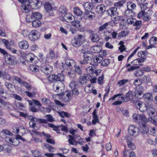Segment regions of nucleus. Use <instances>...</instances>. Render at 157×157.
<instances>
[{"instance_id":"nucleus-59","label":"nucleus","mask_w":157,"mask_h":157,"mask_svg":"<svg viewBox=\"0 0 157 157\" xmlns=\"http://www.w3.org/2000/svg\"><path fill=\"white\" fill-rule=\"evenodd\" d=\"M86 72L88 74L94 73V69L92 66L87 67L86 69Z\"/></svg>"},{"instance_id":"nucleus-64","label":"nucleus","mask_w":157,"mask_h":157,"mask_svg":"<svg viewBox=\"0 0 157 157\" xmlns=\"http://www.w3.org/2000/svg\"><path fill=\"white\" fill-rule=\"evenodd\" d=\"M68 75L72 78H74L75 76V71L72 69L71 70L68 72Z\"/></svg>"},{"instance_id":"nucleus-44","label":"nucleus","mask_w":157,"mask_h":157,"mask_svg":"<svg viewBox=\"0 0 157 157\" xmlns=\"http://www.w3.org/2000/svg\"><path fill=\"white\" fill-rule=\"evenodd\" d=\"M21 84L24 87L26 88L27 90H31L32 88V86L28 82L25 81H23L22 82Z\"/></svg>"},{"instance_id":"nucleus-38","label":"nucleus","mask_w":157,"mask_h":157,"mask_svg":"<svg viewBox=\"0 0 157 157\" xmlns=\"http://www.w3.org/2000/svg\"><path fill=\"white\" fill-rule=\"evenodd\" d=\"M64 18L65 19V21L68 22H70L71 20H72V15L71 14L69 13H65L64 14Z\"/></svg>"},{"instance_id":"nucleus-24","label":"nucleus","mask_w":157,"mask_h":157,"mask_svg":"<svg viewBox=\"0 0 157 157\" xmlns=\"http://www.w3.org/2000/svg\"><path fill=\"white\" fill-rule=\"evenodd\" d=\"M0 78L3 79H6L8 80H10L11 78L10 75L7 73L2 71L0 70Z\"/></svg>"},{"instance_id":"nucleus-27","label":"nucleus","mask_w":157,"mask_h":157,"mask_svg":"<svg viewBox=\"0 0 157 157\" xmlns=\"http://www.w3.org/2000/svg\"><path fill=\"white\" fill-rule=\"evenodd\" d=\"M41 101L45 106H48L49 107H51V105L53 104L49 99L46 98H43L41 99Z\"/></svg>"},{"instance_id":"nucleus-53","label":"nucleus","mask_w":157,"mask_h":157,"mask_svg":"<svg viewBox=\"0 0 157 157\" xmlns=\"http://www.w3.org/2000/svg\"><path fill=\"white\" fill-rule=\"evenodd\" d=\"M75 70V72L78 74L80 75L82 73V71L81 67L78 66L77 65L74 66Z\"/></svg>"},{"instance_id":"nucleus-15","label":"nucleus","mask_w":157,"mask_h":157,"mask_svg":"<svg viewBox=\"0 0 157 157\" xmlns=\"http://www.w3.org/2000/svg\"><path fill=\"white\" fill-rule=\"evenodd\" d=\"M91 77V75H86L81 77L79 78V82L82 85H84L87 82V81Z\"/></svg>"},{"instance_id":"nucleus-12","label":"nucleus","mask_w":157,"mask_h":157,"mask_svg":"<svg viewBox=\"0 0 157 157\" xmlns=\"http://www.w3.org/2000/svg\"><path fill=\"white\" fill-rule=\"evenodd\" d=\"M62 86H63L57 82H55L53 86V89L56 93H61L62 91Z\"/></svg>"},{"instance_id":"nucleus-36","label":"nucleus","mask_w":157,"mask_h":157,"mask_svg":"<svg viewBox=\"0 0 157 157\" xmlns=\"http://www.w3.org/2000/svg\"><path fill=\"white\" fill-rule=\"evenodd\" d=\"M78 82L77 81L72 80L69 84V87L71 89H74L78 88Z\"/></svg>"},{"instance_id":"nucleus-50","label":"nucleus","mask_w":157,"mask_h":157,"mask_svg":"<svg viewBox=\"0 0 157 157\" xmlns=\"http://www.w3.org/2000/svg\"><path fill=\"white\" fill-rule=\"evenodd\" d=\"M144 72L142 70H138L134 73V75L136 77L141 76L144 74Z\"/></svg>"},{"instance_id":"nucleus-6","label":"nucleus","mask_w":157,"mask_h":157,"mask_svg":"<svg viewBox=\"0 0 157 157\" xmlns=\"http://www.w3.org/2000/svg\"><path fill=\"white\" fill-rule=\"evenodd\" d=\"M70 93H68L67 91L65 93L61 92L59 94H58L57 95L60 96L59 99L64 102H67L70 100Z\"/></svg>"},{"instance_id":"nucleus-62","label":"nucleus","mask_w":157,"mask_h":157,"mask_svg":"<svg viewBox=\"0 0 157 157\" xmlns=\"http://www.w3.org/2000/svg\"><path fill=\"white\" fill-rule=\"evenodd\" d=\"M110 61L109 59H105L102 62L101 65L102 66L106 67L109 64Z\"/></svg>"},{"instance_id":"nucleus-3","label":"nucleus","mask_w":157,"mask_h":157,"mask_svg":"<svg viewBox=\"0 0 157 157\" xmlns=\"http://www.w3.org/2000/svg\"><path fill=\"white\" fill-rule=\"evenodd\" d=\"M40 71L46 75L50 74L53 71L52 67L50 65L42 63L40 66Z\"/></svg>"},{"instance_id":"nucleus-58","label":"nucleus","mask_w":157,"mask_h":157,"mask_svg":"<svg viewBox=\"0 0 157 157\" xmlns=\"http://www.w3.org/2000/svg\"><path fill=\"white\" fill-rule=\"evenodd\" d=\"M35 57V55L32 54V53H30L27 56V60L28 61L30 62H32L33 60L34 57Z\"/></svg>"},{"instance_id":"nucleus-45","label":"nucleus","mask_w":157,"mask_h":157,"mask_svg":"<svg viewBox=\"0 0 157 157\" xmlns=\"http://www.w3.org/2000/svg\"><path fill=\"white\" fill-rule=\"evenodd\" d=\"M126 142L129 148H130L133 150H134L136 146L129 139L128 140V139H127Z\"/></svg>"},{"instance_id":"nucleus-29","label":"nucleus","mask_w":157,"mask_h":157,"mask_svg":"<svg viewBox=\"0 0 157 157\" xmlns=\"http://www.w3.org/2000/svg\"><path fill=\"white\" fill-rule=\"evenodd\" d=\"M133 25L136 26L135 29H139L142 26V21L140 20H137L136 19H135Z\"/></svg>"},{"instance_id":"nucleus-57","label":"nucleus","mask_w":157,"mask_h":157,"mask_svg":"<svg viewBox=\"0 0 157 157\" xmlns=\"http://www.w3.org/2000/svg\"><path fill=\"white\" fill-rule=\"evenodd\" d=\"M110 22H106L102 25V26H100L98 30L99 31L101 32L105 29L107 26L108 25H110Z\"/></svg>"},{"instance_id":"nucleus-49","label":"nucleus","mask_w":157,"mask_h":157,"mask_svg":"<svg viewBox=\"0 0 157 157\" xmlns=\"http://www.w3.org/2000/svg\"><path fill=\"white\" fill-rule=\"evenodd\" d=\"M140 117H141V114H134L132 116L133 119L135 120V121L136 122L139 124L140 123Z\"/></svg>"},{"instance_id":"nucleus-31","label":"nucleus","mask_w":157,"mask_h":157,"mask_svg":"<svg viewBox=\"0 0 157 157\" xmlns=\"http://www.w3.org/2000/svg\"><path fill=\"white\" fill-rule=\"evenodd\" d=\"M30 21L32 22V25L34 27H37L40 25L41 22L38 19H31Z\"/></svg>"},{"instance_id":"nucleus-43","label":"nucleus","mask_w":157,"mask_h":157,"mask_svg":"<svg viewBox=\"0 0 157 157\" xmlns=\"http://www.w3.org/2000/svg\"><path fill=\"white\" fill-rule=\"evenodd\" d=\"M31 151L34 157H41V153L38 151L37 150H31Z\"/></svg>"},{"instance_id":"nucleus-52","label":"nucleus","mask_w":157,"mask_h":157,"mask_svg":"<svg viewBox=\"0 0 157 157\" xmlns=\"http://www.w3.org/2000/svg\"><path fill=\"white\" fill-rule=\"evenodd\" d=\"M57 113L62 117H70V115L67 112H65L63 111H61L57 112Z\"/></svg>"},{"instance_id":"nucleus-16","label":"nucleus","mask_w":157,"mask_h":157,"mask_svg":"<svg viewBox=\"0 0 157 157\" xmlns=\"http://www.w3.org/2000/svg\"><path fill=\"white\" fill-rule=\"evenodd\" d=\"M96 10L97 13L99 14H101L105 11L106 7L104 5L101 4L98 5L96 7Z\"/></svg>"},{"instance_id":"nucleus-26","label":"nucleus","mask_w":157,"mask_h":157,"mask_svg":"<svg viewBox=\"0 0 157 157\" xmlns=\"http://www.w3.org/2000/svg\"><path fill=\"white\" fill-rule=\"evenodd\" d=\"M127 9L130 10L132 11L136 9V4L131 2H128L127 3Z\"/></svg>"},{"instance_id":"nucleus-55","label":"nucleus","mask_w":157,"mask_h":157,"mask_svg":"<svg viewBox=\"0 0 157 157\" xmlns=\"http://www.w3.org/2000/svg\"><path fill=\"white\" fill-rule=\"evenodd\" d=\"M5 86L10 91H12L13 86L11 83L9 82H6L5 83Z\"/></svg>"},{"instance_id":"nucleus-63","label":"nucleus","mask_w":157,"mask_h":157,"mask_svg":"<svg viewBox=\"0 0 157 157\" xmlns=\"http://www.w3.org/2000/svg\"><path fill=\"white\" fill-rule=\"evenodd\" d=\"M12 142L11 144L14 146H17L20 144L19 140L17 139L16 138H13Z\"/></svg>"},{"instance_id":"nucleus-8","label":"nucleus","mask_w":157,"mask_h":157,"mask_svg":"<svg viewBox=\"0 0 157 157\" xmlns=\"http://www.w3.org/2000/svg\"><path fill=\"white\" fill-rule=\"evenodd\" d=\"M40 36L39 33L36 30L32 31L29 35V38L31 40L35 41L38 39Z\"/></svg>"},{"instance_id":"nucleus-7","label":"nucleus","mask_w":157,"mask_h":157,"mask_svg":"<svg viewBox=\"0 0 157 157\" xmlns=\"http://www.w3.org/2000/svg\"><path fill=\"white\" fill-rule=\"evenodd\" d=\"M128 131L130 135L134 136H136L139 132L138 128L134 125H130L128 128Z\"/></svg>"},{"instance_id":"nucleus-2","label":"nucleus","mask_w":157,"mask_h":157,"mask_svg":"<svg viewBox=\"0 0 157 157\" xmlns=\"http://www.w3.org/2000/svg\"><path fill=\"white\" fill-rule=\"evenodd\" d=\"M48 78L56 81L58 82L62 86L64 85L63 82L64 80L65 75L62 73H58L56 75H49Z\"/></svg>"},{"instance_id":"nucleus-22","label":"nucleus","mask_w":157,"mask_h":157,"mask_svg":"<svg viewBox=\"0 0 157 157\" xmlns=\"http://www.w3.org/2000/svg\"><path fill=\"white\" fill-rule=\"evenodd\" d=\"M42 17L41 13L39 12H33L31 16V19H40Z\"/></svg>"},{"instance_id":"nucleus-33","label":"nucleus","mask_w":157,"mask_h":157,"mask_svg":"<svg viewBox=\"0 0 157 157\" xmlns=\"http://www.w3.org/2000/svg\"><path fill=\"white\" fill-rule=\"evenodd\" d=\"M48 125L50 127L53 128L54 131H56L57 133H60V130L59 128V126H56L52 124L48 123Z\"/></svg>"},{"instance_id":"nucleus-48","label":"nucleus","mask_w":157,"mask_h":157,"mask_svg":"<svg viewBox=\"0 0 157 157\" xmlns=\"http://www.w3.org/2000/svg\"><path fill=\"white\" fill-rule=\"evenodd\" d=\"M13 42L10 41V42L8 40H4V43L7 48H8L9 47H11L12 45L13 44Z\"/></svg>"},{"instance_id":"nucleus-23","label":"nucleus","mask_w":157,"mask_h":157,"mask_svg":"<svg viewBox=\"0 0 157 157\" xmlns=\"http://www.w3.org/2000/svg\"><path fill=\"white\" fill-rule=\"evenodd\" d=\"M102 48L100 45H96L94 46L91 48L90 49L92 52L94 53H97L99 52L101 49Z\"/></svg>"},{"instance_id":"nucleus-39","label":"nucleus","mask_w":157,"mask_h":157,"mask_svg":"<svg viewBox=\"0 0 157 157\" xmlns=\"http://www.w3.org/2000/svg\"><path fill=\"white\" fill-rule=\"evenodd\" d=\"M93 4L91 3L87 2L83 5V6L85 9L86 11L92 9Z\"/></svg>"},{"instance_id":"nucleus-13","label":"nucleus","mask_w":157,"mask_h":157,"mask_svg":"<svg viewBox=\"0 0 157 157\" xmlns=\"http://www.w3.org/2000/svg\"><path fill=\"white\" fill-rule=\"evenodd\" d=\"M123 157H126V156L128 157H136L135 153L133 151L131 150H127L125 149L123 151Z\"/></svg>"},{"instance_id":"nucleus-34","label":"nucleus","mask_w":157,"mask_h":157,"mask_svg":"<svg viewBox=\"0 0 157 157\" xmlns=\"http://www.w3.org/2000/svg\"><path fill=\"white\" fill-rule=\"evenodd\" d=\"M67 91L69 93H70V96L71 97V96L73 95L77 96L79 94V92L78 91V88L71 89V90H68Z\"/></svg>"},{"instance_id":"nucleus-20","label":"nucleus","mask_w":157,"mask_h":157,"mask_svg":"<svg viewBox=\"0 0 157 157\" xmlns=\"http://www.w3.org/2000/svg\"><path fill=\"white\" fill-rule=\"evenodd\" d=\"M83 59L79 61V63L82 65L86 64L88 63V61L90 59L91 57L87 54L84 55L83 56Z\"/></svg>"},{"instance_id":"nucleus-28","label":"nucleus","mask_w":157,"mask_h":157,"mask_svg":"<svg viewBox=\"0 0 157 157\" xmlns=\"http://www.w3.org/2000/svg\"><path fill=\"white\" fill-rule=\"evenodd\" d=\"M65 64L68 67H72L73 66H75V63L72 59H67L65 60Z\"/></svg>"},{"instance_id":"nucleus-35","label":"nucleus","mask_w":157,"mask_h":157,"mask_svg":"<svg viewBox=\"0 0 157 157\" xmlns=\"http://www.w3.org/2000/svg\"><path fill=\"white\" fill-rule=\"evenodd\" d=\"M114 18V20L113 22L114 23H117L121 21H125L123 17L122 16H117L114 17H113Z\"/></svg>"},{"instance_id":"nucleus-17","label":"nucleus","mask_w":157,"mask_h":157,"mask_svg":"<svg viewBox=\"0 0 157 157\" xmlns=\"http://www.w3.org/2000/svg\"><path fill=\"white\" fill-rule=\"evenodd\" d=\"M44 7L46 11L48 13H50L52 12L49 15L51 16H53L54 13L52 12V6L51 4L48 2H46L44 5Z\"/></svg>"},{"instance_id":"nucleus-5","label":"nucleus","mask_w":157,"mask_h":157,"mask_svg":"<svg viewBox=\"0 0 157 157\" xmlns=\"http://www.w3.org/2000/svg\"><path fill=\"white\" fill-rule=\"evenodd\" d=\"M144 90V88L142 86H139L136 88L132 93V94L136 98H140L144 97V94L143 92Z\"/></svg>"},{"instance_id":"nucleus-9","label":"nucleus","mask_w":157,"mask_h":157,"mask_svg":"<svg viewBox=\"0 0 157 157\" xmlns=\"http://www.w3.org/2000/svg\"><path fill=\"white\" fill-rule=\"evenodd\" d=\"M147 104L146 105L145 103L141 102H138L137 104V107H139V110L142 112H144L147 109L152 108V105H148Z\"/></svg>"},{"instance_id":"nucleus-21","label":"nucleus","mask_w":157,"mask_h":157,"mask_svg":"<svg viewBox=\"0 0 157 157\" xmlns=\"http://www.w3.org/2000/svg\"><path fill=\"white\" fill-rule=\"evenodd\" d=\"M9 103L6 102L0 98V107H4L7 109H9L10 106Z\"/></svg>"},{"instance_id":"nucleus-4","label":"nucleus","mask_w":157,"mask_h":157,"mask_svg":"<svg viewBox=\"0 0 157 157\" xmlns=\"http://www.w3.org/2000/svg\"><path fill=\"white\" fill-rule=\"evenodd\" d=\"M84 40V37L82 35H78L72 40L71 44L75 47H79L81 45L82 41Z\"/></svg>"},{"instance_id":"nucleus-54","label":"nucleus","mask_w":157,"mask_h":157,"mask_svg":"<svg viewBox=\"0 0 157 157\" xmlns=\"http://www.w3.org/2000/svg\"><path fill=\"white\" fill-rule=\"evenodd\" d=\"M39 67L35 64L31 65L30 67V70L36 72L38 71Z\"/></svg>"},{"instance_id":"nucleus-42","label":"nucleus","mask_w":157,"mask_h":157,"mask_svg":"<svg viewBox=\"0 0 157 157\" xmlns=\"http://www.w3.org/2000/svg\"><path fill=\"white\" fill-rule=\"evenodd\" d=\"M47 119V121L52 122L55 121L54 118L50 114H47L44 116Z\"/></svg>"},{"instance_id":"nucleus-30","label":"nucleus","mask_w":157,"mask_h":157,"mask_svg":"<svg viewBox=\"0 0 157 157\" xmlns=\"http://www.w3.org/2000/svg\"><path fill=\"white\" fill-rule=\"evenodd\" d=\"M93 119L92 121V123L94 124H95L96 123L98 122V116L97 114V111L96 109H94L92 113Z\"/></svg>"},{"instance_id":"nucleus-40","label":"nucleus","mask_w":157,"mask_h":157,"mask_svg":"<svg viewBox=\"0 0 157 157\" xmlns=\"http://www.w3.org/2000/svg\"><path fill=\"white\" fill-rule=\"evenodd\" d=\"M67 11V9L66 7L63 5L61 6L59 9V13L62 15L65 14Z\"/></svg>"},{"instance_id":"nucleus-61","label":"nucleus","mask_w":157,"mask_h":157,"mask_svg":"<svg viewBox=\"0 0 157 157\" xmlns=\"http://www.w3.org/2000/svg\"><path fill=\"white\" fill-rule=\"evenodd\" d=\"M150 117L148 119V121H150L154 124L157 125V121H156V120H157V116H154V117Z\"/></svg>"},{"instance_id":"nucleus-1","label":"nucleus","mask_w":157,"mask_h":157,"mask_svg":"<svg viewBox=\"0 0 157 157\" xmlns=\"http://www.w3.org/2000/svg\"><path fill=\"white\" fill-rule=\"evenodd\" d=\"M22 4L21 9L25 13L29 12L31 9H37L41 6V3L39 0H18Z\"/></svg>"},{"instance_id":"nucleus-32","label":"nucleus","mask_w":157,"mask_h":157,"mask_svg":"<svg viewBox=\"0 0 157 157\" xmlns=\"http://www.w3.org/2000/svg\"><path fill=\"white\" fill-rule=\"evenodd\" d=\"M13 132L15 134L20 133L21 130L24 129L22 127H18L17 125L14 126L12 128Z\"/></svg>"},{"instance_id":"nucleus-19","label":"nucleus","mask_w":157,"mask_h":157,"mask_svg":"<svg viewBox=\"0 0 157 157\" xmlns=\"http://www.w3.org/2000/svg\"><path fill=\"white\" fill-rule=\"evenodd\" d=\"M117 8L116 7H112L110 8L107 11V13L109 15L113 17L116 14L117 11Z\"/></svg>"},{"instance_id":"nucleus-41","label":"nucleus","mask_w":157,"mask_h":157,"mask_svg":"<svg viewBox=\"0 0 157 157\" xmlns=\"http://www.w3.org/2000/svg\"><path fill=\"white\" fill-rule=\"evenodd\" d=\"M140 121L139 124H140V123H142L143 122H144V123H147L148 121V120L147 119L146 117L144 116V115L143 114H141V117H140Z\"/></svg>"},{"instance_id":"nucleus-25","label":"nucleus","mask_w":157,"mask_h":157,"mask_svg":"<svg viewBox=\"0 0 157 157\" xmlns=\"http://www.w3.org/2000/svg\"><path fill=\"white\" fill-rule=\"evenodd\" d=\"M131 95H133L132 94V91H129L126 94V95L124 97H121V98L123 99L124 102H126L129 101V100L131 99Z\"/></svg>"},{"instance_id":"nucleus-18","label":"nucleus","mask_w":157,"mask_h":157,"mask_svg":"<svg viewBox=\"0 0 157 157\" xmlns=\"http://www.w3.org/2000/svg\"><path fill=\"white\" fill-rule=\"evenodd\" d=\"M18 46L21 49H26L29 47L28 42L25 40L20 42L18 43Z\"/></svg>"},{"instance_id":"nucleus-14","label":"nucleus","mask_w":157,"mask_h":157,"mask_svg":"<svg viewBox=\"0 0 157 157\" xmlns=\"http://www.w3.org/2000/svg\"><path fill=\"white\" fill-rule=\"evenodd\" d=\"M89 37L91 40L94 42H97L100 40L99 35L96 33H91Z\"/></svg>"},{"instance_id":"nucleus-11","label":"nucleus","mask_w":157,"mask_h":157,"mask_svg":"<svg viewBox=\"0 0 157 157\" xmlns=\"http://www.w3.org/2000/svg\"><path fill=\"white\" fill-rule=\"evenodd\" d=\"M95 17V13L90 10L86 11L83 14L84 18L86 19L91 20Z\"/></svg>"},{"instance_id":"nucleus-37","label":"nucleus","mask_w":157,"mask_h":157,"mask_svg":"<svg viewBox=\"0 0 157 157\" xmlns=\"http://www.w3.org/2000/svg\"><path fill=\"white\" fill-rule=\"evenodd\" d=\"M102 58L99 56H95L93 58V61L94 63V64L97 65L98 63H101L102 62Z\"/></svg>"},{"instance_id":"nucleus-56","label":"nucleus","mask_w":157,"mask_h":157,"mask_svg":"<svg viewBox=\"0 0 157 157\" xmlns=\"http://www.w3.org/2000/svg\"><path fill=\"white\" fill-rule=\"evenodd\" d=\"M149 42L150 44H155L157 42V37L154 36L151 37L149 40Z\"/></svg>"},{"instance_id":"nucleus-60","label":"nucleus","mask_w":157,"mask_h":157,"mask_svg":"<svg viewBox=\"0 0 157 157\" xmlns=\"http://www.w3.org/2000/svg\"><path fill=\"white\" fill-rule=\"evenodd\" d=\"M143 81L147 84H148V83L151 82L149 76H144L143 78Z\"/></svg>"},{"instance_id":"nucleus-47","label":"nucleus","mask_w":157,"mask_h":157,"mask_svg":"<svg viewBox=\"0 0 157 157\" xmlns=\"http://www.w3.org/2000/svg\"><path fill=\"white\" fill-rule=\"evenodd\" d=\"M141 128L142 132L144 134L147 133L149 131L148 128L146 126L145 124H142V126Z\"/></svg>"},{"instance_id":"nucleus-51","label":"nucleus","mask_w":157,"mask_h":157,"mask_svg":"<svg viewBox=\"0 0 157 157\" xmlns=\"http://www.w3.org/2000/svg\"><path fill=\"white\" fill-rule=\"evenodd\" d=\"M74 12L77 15L80 16L82 14V12L78 7L74 8Z\"/></svg>"},{"instance_id":"nucleus-46","label":"nucleus","mask_w":157,"mask_h":157,"mask_svg":"<svg viewBox=\"0 0 157 157\" xmlns=\"http://www.w3.org/2000/svg\"><path fill=\"white\" fill-rule=\"evenodd\" d=\"M129 32L128 30H124L121 31L118 33L119 37H122L126 36Z\"/></svg>"},{"instance_id":"nucleus-10","label":"nucleus","mask_w":157,"mask_h":157,"mask_svg":"<svg viewBox=\"0 0 157 157\" xmlns=\"http://www.w3.org/2000/svg\"><path fill=\"white\" fill-rule=\"evenodd\" d=\"M5 61L7 63L11 65H14L16 63V58L13 56L7 55L5 57Z\"/></svg>"}]
</instances>
